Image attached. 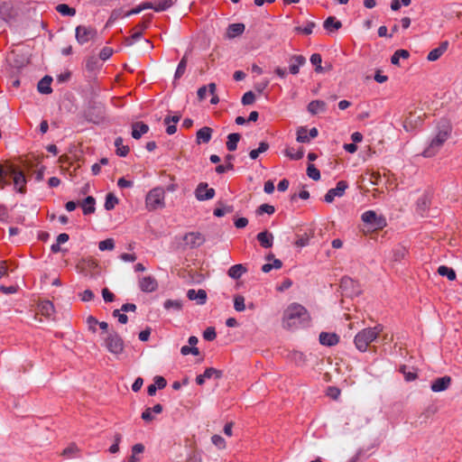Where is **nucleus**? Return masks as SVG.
<instances>
[{
  "mask_svg": "<svg viewBox=\"0 0 462 462\" xmlns=\"http://www.w3.org/2000/svg\"><path fill=\"white\" fill-rule=\"evenodd\" d=\"M310 316L300 304L291 303L283 312L282 327L286 329H297L308 324Z\"/></svg>",
  "mask_w": 462,
  "mask_h": 462,
  "instance_id": "nucleus-1",
  "label": "nucleus"
},
{
  "mask_svg": "<svg viewBox=\"0 0 462 462\" xmlns=\"http://www.w3.org/2000/svg\"><path fill=\"white\" fill-rule=\"evenodd\" d=\"M452 127L447 121L441 122L438 126L436 135L431 139L429 145L422 152L424 157H432L440 150L444 143L448 140L451 134Z\"/></svg>",
  "mask_w": 462,
  "mask_h": 462,
  "instance_id": "nucleus-2",
  "label": "nucleus"
},
{
  "mask_svg": "<svg viewBox=\"0 0 462 462\" xmlns=\"http://www.w3.org/2000/svg\"><path fill=\"white\" fill-rule=\"evenodd\" d=\"M382 331V325L360 330L354 338L356 347L360 352H365L368 349L369 345L377 339Z\"/></svg>",
  "mask_w": 462,
  "mask_h": 462,
  "instance_id": "nucleus-3",
  "label": "nucleus"
},
{
  "mask_svg": "<svg viewBox=\"0 0 462 462\" xmlns=\"http://www.w3.org/2000/svg\"><path fill=\"white\" fill-rule=\"evenodd\" d=\"M145 207L149 211L165 208V190L162 187L152 189L145 197Z\"/></svg>",
  "mask_w": 462,
  "mask_h": 462,
  "instance_id": "nucleus-4",
  "label": "nucleus"
},
{
  "mask_svg": "<svg viewBox=\"0 0 462 462\" xmlns=\"http://www.w3.org/2000/svg\"><path fill=\"white\" fill-rule=\"evenodd\" d=\"M104 345L108 352L118 356L124 352L125 343L123 338L116 331H109L104 337Z\"/></svg>",
  "mask_w": 462,
  "mask_h": 462,
  "instance_id": "nucleus-5",
  "label": "nucleus"
},
{
  "mask_svg": "<svg viewBox=\"0 0 462 462\" xmlns=\"http://www.w3.org/2000/svg\"><path fill=\"white\" fill-rule=\"evenodd\" d=\"M97 35V30L92 26L79 25L75 29V38L79 44L83 45L93 41Z\"/></svg>",
  "mask_w": 462,
  "mask_h": 462,
  "instance_id": "nucleus-6",
  "label": "nucleus"
},
{
  "mask_svg": "<svg viewBox=\"0 0 462 462\" xmlns=\"http://www.w3.org/2000/svg\"><path fill=\"white\" fill-rule=\"evenodd\" d=\"M8 172H9L8 176L13 178L14 189L22 194L24 193L26 179H25L23 172L20 170H17L13 165L8 166Z\"/></svg>",
  "mask_w": 462,
  "mask_h": 462,
  "instance_id": "nucleus-7",
  "label": "nucleus"
},
{
  "mask_svg": "<svg viewBox=\"0 0 462 462\" xmlns=\"http://www.w3.org/2000/svg\"><path fill=\"white\" fill-rule=\"evenodd\" d=\"M363 222L371 225L374 228L381 229L386 226V220L383 216H378L373 210H367L362 214Z\"/></svg>",
  "mask_w": 462,
  "mask_h": 462,
  "instance_id": "nucleus-8",
  "label": "nucleus"
},
{
  "mask_svg": "<svg viewBox=\"0 0 462 462\" xmlns=\"http://www.w3.org/2000/svg\"><path fill=\"white\" fill-rule=\"evenodd\" d=\"M340 288L346 295L350 297L356 296L361 292L358 282L346 276L341 279Z\"/></svg>",
  "mask_w": 462,
  "mask_h": 462,
  "instance_id": "nucleus-9",
  "label": "nucleus"
},
{
  "mask_svg": "<svg viewBox=\"0 0 462 462\" xmlns=\"http://www.w3.org/2000/svg\"><path fill=\"white\" fill-rule=\"evenodd\" d=\"M205 236L199 232H190L183 236V242L189 248H198L205 243Z\"/></svg>",
  "mask_w": 462,
  "mask_h": 462,
  "instance_id": "nucleus-10",
  "label": "nucleus"
},
{
  "mask_svg": "<svg viewBox=\"0 0 462 462\" xmlns=\"http://www.w3.org/2000/svg\"><path fill=\"white\" fill-rule=\"evenodd\" d=\"M215 189L208 188L206 182H200L195 189V197L199 201L209 200L215 197Z\"/></svg>",
  "mask_w": 462,
  "mask_h": 462,
  "instance_id": "nucleus-11",
  "label": "nucleus"
},
{
  "mask_svg": "<svg viewBox=\"0 0 462 462\" xmlns=\"http://www.w3.org/2000/svg\"><path fill=\"white\" fill-rule=\"evenodd\" d=\"M348 188V184L345 180H340L337 183L336 188L330 189L328 190L324 197V200L327 203H331L335 199L336 197H342Z\"/></svg>",
  "mask_w": 462,
  "mask_h": 462,
  "instance_id": "nucleus-12",
  "label": "nucleus"
},
{
  "mask_svg": "<svg viewBox=\"0 0 462 462\" xmlns=\"http://www.w3.org/2000/svg\"><path fill=\"white\" fill-rule=\"evenodd\" d=\"M139 288L143 292H153L158 288L156 279L151 275L143 276L139 279Z\"/></svg>",
  "mask_w": 462,
  "mask_h": 462,
  "instance_id": "nucleus-13",
  "label": "nucleus"
},
{
  "mask_svg": "<svg viewBox=\"0 0 462 462\" xmlns=\"http://www.w3.org/2000/svg\"><path fill=\"white\" fill-rule=\"evenodd\" d=\"M0 16L7 23L14 21L17 16V12L11 4L4 2L0 5Z\"/></svg>",
  "mask_w": 462,
  "mask_h": 462,
  "instance_id": "nucleus-14",
  "label": "nucleus"
},
{
  "mask_svg": "<svg viewBox=\"0 0 462 462\" xmlns=\"http://www.w3.org/2000/svg\"><path fill=\"white\" fill-rule=\"evenodd\" d=\"M451 384V377L445 375L434 380L430 385V389L434 393H439L447 390Z\"/></svg>",
  "mask_w": 462,
  "mask_h": 462,
  "instance_id": "nucleus-15",
  "label": "nucleus"
},
{
  "mask_svg": "<svg viewBox=\"0 0 462 462\" xmlns=\"http://www.w3.org/2000/svg\"><path fill=\"white\" fill-rule=\"evenodd\" d=\"M289 71L292 75H297L300 72V68L306 63V59L302 55H291L289 59Z\"/></svg>",
  "mask_w": 462,
  "mask_h": 462,
  "instance_id": "nucleus-16",
  "label": "nucleus"
},
{
  "mask_svg": "<svg viewBox=\"0 0 462 462\" xmlns=\"http://www.w3.org/2000/svg\"><path fill=\"white\" fill-rule=\"evenodd\" d=\"M150 21H143L140 23H138L134 30H136L132 36L125 39V44L130 46L132 45L135 41H138L141 39L143 32L148 27Z\"/></svg>",
  "mask_w": 462,
  "mask_h": 462,
  "instance_id": "nucleus-17",
  "label": "nucleus"
},
{
  "mask_svg": "<svg viewBox=\"0 0 462 462\" xmlns=\"http://www.w3.org/2000/svg\"><path fill=\"white\" fill-rule=\"evenodd\" d=\"M187 297L189 300H195L198 304L203 305L207 300V292L202 289L198 291L190 289L187 291Z\"/></svg>",
  "mask_w": 462,
  "mask_h": 462,
  "instance_id": "nucleus-18",
  "label": "nucleus"
},
{
  "mask_svg": "<svg viewBox=\"0 0 462 462\" xmlns=\"http://www.w3.org/2000/svg\"><path fill=\"white\" fill-rule=\"evenodd\" d=\"M319 340L323 346H333L339 342V337L336 333L321 332Z\"/></svg>",
  "mask_w": 462,
  "mask_h": 462,
  "instance_id": "nucleus-19",
  "label": "nucleus"
},
{
  "mask_svg": "<svg viewBox=\"0 0 462 462\" xmlns=\"http://www.w3.org/2000/svg\"><path fill=\"white\" fill-rule=\"evenodd\" d=\"M448 42L447 41L442 42L439 47L431 50L428 54V60L430 61H435L439 60L444 52L448 50Z\"/></svg>",
  "mask_w": 462,
  "mask_h": 462,
  "instance_id": "nucleus-20",
  "label": "nucleus"
},
{
  "mask_svg": "<svg viewBox=\"0 0 462 462\" xmlns=\"http://www.w3.org/2000/svg\"><path fill=\"white\" fill-rule=\"evenodd\" d=\"M149 131L148 125L143 122H135L132 125V137L134 139H140L143 134Z\"/></svg>",
  "mask_w": 462,
  "mask_h": 462,
  "instance_id": "nucleus-21",
  "label": "nucleus"
},
{
  "mask_svg": "<svg viewBox=\"0 0 462 462\" xmlns=\"http://www.w3.org/2000/svg\"><path fill=\"white\" fill-rule=\"evenodd\" d=\"M258 242L263 248H270L273 244V236L268 231L260 232L256 236Z\"/></svg>",
  "mask_w": 462,
  "mask_h": 462,
  "instance_id": "nucleus-22",
  "label": "nucleus"
},
{
  "mask_svg": "<svg viewBox=\"0 0 462 462\" xmlns=\"http://www.w3.org/2000/svg\"><path fill=\"white\" fill-rule=\"evenodd\" d=\"M212 132H213L212 129L208 126H204V127L200 128L197 132V143H208L211 139Z\"/></svg>",
  "mask_w": 462,
  "mask_h": 462,
  "instance_id": "nucleus-23",
  "label": "nucleus"
},
{
  "mask_svg": "<svg viewBox=\"0 0 462 462\" xmlns=\"http://www.w3.org/2000/svg\"><path fill=\"white\" fill-rule=\"evenodd\" d=\"M51 81L52 78L51 76L43 77L38 83V91L42 94H51L52 92L51 88Z\"/></svg>",
  "mask_w": 462,
  "mask_h": 462,
  "instance_id": "nucleus-24",
  "label": "nucleus"
},
{
  "mask_svg": "<svg viewBox=\"0 0 462 462\" xmlns=\"http://www.w3.org/2000/svg\"><path fill=\"white\" fill-rule=\"evenodd\" d=\"M247 271L246 267L244 266L241 263L235 264L231 266L228 271L227 274L230 278L237 280L239 279L244 273H245Z\"/></svg>",
  "mask_w": 462,
  "mask_h": 462,
  "instance_id": "nucleus-25",
  "label": "nucleus"
},
{
  "mask_svg": "<svg viewBox=\"0 0 462 462\" xmlns=\"http://www.w3.org/2000/svg\"><path fill=\"white\" fill-rule=\"evenodd\" d=\"M326 103L322 100H313L308 106V111L312 115L326 111Z\"/></svg>",
  "mask_w": 462,
  "mask_h": 462,
  "instance_id": "nucleus-26",
  "label": "nucleus"
},
{
  "mask_svg": "<svg viewBox=\"0 0 462 462\" xmlns=\"http://www.w3.org/2000/svg\"><path fill=\"white\" fill-rule=\"evenodd\" d=\"M323 26L327 31L333 32L334 30L340 29L342 27V23L334 16H329L324 21Z\"/></svg>",
  "mask_w": 462,
  "mask_h": 462,
  "instance_id": "nucleus-27",
  "label": "nucleus"
},
{
  "mask_svg": "<svg viewBox=\"0 0 462 462\" xmlns=\"http://www.w3.org/2000/svg\"><path fill=\"white\" fill-rule=\"evenodd\" d=\"M82 209H83V213L84 215H88V214H92L95 212V199L92 197V196H88L87 197L82 205Z\"/></svg>",
  "mask_w": 462,
  "mask_h": 462,
  "instance_id": "nucleus-28",
  "label": "nucleus"
},
{
  "mask_svg": "<svg viewBox=\"0 0 462 462\" xmlns=\"http://www.w3.org/2000/svg\"><path fill=\"white\" fill-rule=\"evenodd\" d=\"M241 135L237 133H233L228 134L227 136V142H226V148L229 152H234L237 148V143L240 141Z\"/></svg>",
  "mask_w": 462,
  "mask_h": 462,
  "instance_id": "nucleus-29",
  "label": "nucleus"
},
{
  "mask_svg": "<svg viewBox=\"0 0 462 462\" xmlns=\"http://www.w3.org/2000/svg\"><path fill=\"white\" fill-rule=\"evenodd\" d=\"M40 312L46 316L51 317L54 312V306L50 300H43L39 304Z\"/></svg>",
  "mask_w": 462,
  "mask_h": 462,
  "instance_id": "nucleus-30",
  "label": "nucleus"
},
{
  "mask_svg": "<svg viewBox=\"0 0 462 462\" xmlns=\"http://www.w3.org/2000/svg\"><path fill=\"white\" fill-rule=\"evenodd\" d=\"M245 31V25L243 23H232L227 28L228 37L234 38L242 34Z\"/></svg>",
  "mask_w": 462,
  "mask_h": 462,
  "instance_id": "nucleus-31",
  "label": "nucleus"
},
{
  "mask_svg": "<svg viewBox=\"0 0 462 462\" xmlns=\"http://www.w3.org/2000/svg\"><path fill=\"white\" fill-rule=\"evenodd\" d=\"M124 140L122 137H117L115 140V146L116 147V154L121 157H125L129 152L127 145H124Z\"/></svg>",
  "mask_w": 462,
  "mask_h": 462,
  "instance_id": "nucleus-32",
  "label": "nucleus"
},
{
  "mask_svg": "<svg viewBox=\"0 0 462 462\" xmlns=\"http://www.w3.org/2000/svg\"><path fill=\"white\" fill-rule=\"evenodd\" d=\"M297 137L296 140L301 143H308L310 142V137L309 136L308 129L305 126H300L297 129Z\"/></svg>",
  "mask_w": 462,
  "mask_h": 462,
  "instance_id": "nucleus-33",
  "label": "nucleus"
},
{
  "mask_svg": "<svg viewBox=\"0 0 462 462\" xmlns=\"http://www.w3.org/2000/svg\"><path fill=\"white\" fill-rule=\"evenodd\" d=\"M144 446L141 443L135 444L132 447V455L128 458V462H139L140 458L137 455L143 453Z\"/></svg>",
  "mask_w": 462,
  "mask_h": 462,
  "instance_id": "nucleus-34",
  "label": "nucleus"
},
{
  "mask_svg": "<svg viewBox=\"0 0 462 462\" xmlns=\"http://www.w3.org/2000/svg\"><path fill=\"white\" fill-rule=\"evenodd\" d=\"M56 11L63 16H74L76 14L75 8L69 7L66 4H60L56 6Z\"/></svg>",
  "mask_w": 462,
  "mask_h": 462,
  "instance_id": "nucleus-35",
  "label": "nucleus"
},
{
  "mask_svg": "<svg viewBox=\"0 0 462 462\" xmlns=\"http://www.w3.org/2000/svg\"><path fill=\"white\" fill-rule=\"evenodd\" d=\"M269 149V144L266 142H261L257 149H254L249 152V156L252 160H255L258 156L265 152Z\"/></svg>",
  "mask_w": 462,
  "mask_h": 462,
  "instance_id": "nucleus-36",
  "label": "nucleus"
},
{
  "mask_svg": "<svg viewBox=\"0 0 462 462\" xmlns=\"http://www.w3.org/2000/svg\"><path fill=\"white\" fill-rule=\"evenodd\" d=\"M438 273L441 276H447L449 281H454L456 279V273L452 268H449L445 265H441L438 269Z\"/></svg>",
  "mask_w": 462,
  "mask_h": 462,
  "instance_id": "nucleus-37",
  "label": "nucleus"
},
{
  "mask_svg": "<svg viewBox=\"0 0 462 462\" xmlns=\"http://www.w3.org/2000/svg\"><path fill=\"white\" fill-rule=\"evenodd\" d=\"M410 53L406 50H397L391 58V62L393 65H399L400 59H408Z\"/></svg>",
  "mask_w": 462,
  "mask_h": 462,
  "instance_id": "nucleus-38",
  "label": "nucleus"
},
{
  "mask_svg": "<svg viewBox=\"0 0 462 462\" xmlns=\"http://www.w3.org/2000/svg\"><path fill=\"white\" fill-rule=\"evenodd\" d=\"M407 254V249L403 245H397L393 250V259L394 261H401L402 260Z\"/></svg>",
  "mask_w": 462,
  "mask_h": 462,
  "instance_id": "nucleus-39",
  "label": "nucleus"
},
{
  "mask_svg": "<svg viewBox=\"0 0 462 462\" xmlns=\"http://www.w3.org/2000/svg\"><path fill=\"white\" fill-rule=\"evenodd\" d=\"M430 205V199L428 195L421 196L417 201V210L420 214H423Z\"/></svg>",
  "mask_w": 462,
  "mask_h": 462,
  "instance_id": "nucleus-40",
  "label": "nucleus"
},
{
  "mask_svg": "<svg viewBox=\"0 0 462 462\" xmlns=\"http://www.w3.org/2000/svg\"><path fill=\"white\" fill-rule=\"evenodd\" d=\"M177 0H159L155 4L154 11L155 12H162L169 9L171 6H172Z\"/></svg>",
  "mask_w": 462,
  "mask_h": 462,
  "instance_id": "nucleus-41",
  "label": "nucleus"
},
{
  "mask_svg": "<svg viewBox=\"0 0 462 462\" xmlns=\"http://www.w3.org/2000/svg\"><path fill=\"white\" fill-rule=\"evenodd\" d=\"M118 204V199L113 194L108 193L106 197L105 208L106 210H112Z\"/></svg>",
  "mask_w": 462,
  "mask_h": 462,
  "instance_id": "nucleus-42",
  "label": "nucleus"
},
{
  "mask_svg": "<svg viewBox=\"0 0 462 462\" xmlns=\"http://www.w3.org/2000/svg\"><path fill=\"white\" fill-rule=\"evenodd\" d=\"M285 155L291 160H300L304 155V151L302 148L299 151H295L294 148H287L285 150Z\"/></svg>",
  "mask_w": 462,
  "mask_h": 462,
  "instance_id": "nucleus-43",
  "label": "nucleus"
},
{
  "mask_svg": "<svg viewBox=\"0 0 462 462\" xmlns=\"http://www.w3.org/2000/svg\"><path fill=\"white\" fill-rule=\"evenodd\" d=\"M187 56L184 55L182 59L180 60L177 69L175 71L174 79H178L182 77V75L185 73L186 67H187Z\"/></svg>",
  "mask_w": 462,
  "mask_h": 462,
  "instance_id": "nucleus-44",
  "label": "nucleus"
},
{
  "mask_svg": "<svg viewBox=\"0 0 462 462\" xmlns=\"http://www.w3.org/2000/svg\"><path fill=\"white\" fill-rule=\"evenodd\" d=\"M166 310H180L182 308V302L180 300H167L164 304Z\"/></svg>",
  "mask_w": 462,
  "mask_h": 462,
  "instance_id": "nucleus-45",
  "label": "nucleus"
},
{
  "mask_svg": "<svg viewBox=\"0 0 462 462\" xmlns=\"http://www.w3.org/2000/svg\"><path fill=\"white\" fill-rule=\"evenodd\" d=\"M222 376V371L217 370L213 367L207 368L205 372L203 373V377H206V379H211L216 378L219 379Z\"/></svg>",
  "mask_w": 462,
  "mask_h": 462,
  "instance_id": "nucleus-46",
  "label": "nucleus"
},
{
  "mask_svg": "<svg viewBox=\"0 0 462 462\" xmlns=\"http://www.w3.org/2000/svg\"><path fill=\"white\" fill-rule=\"evenodd\" d=\"M234 309L242 312L245 310V298L242 295H236L234 298Z\"/></svg>",
  "mask_w": 462,
  "mask_h": 462,
  "instance_id": "nucleus-47",
  "label": "nucleus"
},
{
  "mask_svg": "<svg viewBox=\"0 0 462 462\" xmlns=\"http://www.w3.org/2000/svg\"><path fill=\"white\" fill-rule=\"evenodd\" d=\"M98 248L100 251H111L115 248V241L112 238H107L98 243Z\"/></svg>",
  "mask_w": 462,
  "mask_h": 462,
  "instance_id": "nucleus-48",
  "label": "nucleus"
},
{
  "mask_svg": "<svg viewBox=\"0 0 462 462\" xmlns=\"http://www.w3.org/2000/svg\"><path fill=\"white\" fill-rule=\"evenodd\" d=\"M307 175L314 180H319L320 179V172L313 164L308 165Z\"/></svg>",
  "mask_w": 462,
  "mask_h": 462,
  "instance_id": "nucleus-49",
  "label": "nucleus"
},
{
  "mask_svg": "<svg viewBox=\"0 0 462 462\" xmlns=\"http://www.w3.org/2000/svg\"><path fill=\"white\" fill-rule=\"evenodd\" d=\"M310 62L312 63V65L316 66L315 70L317 72H321L323 70V69L321 67L322 58H321L320 54H319V53L312 54L310 56Z\"/></svg>",
  "mask_w": 462,
  "mask_h": 462,
  "instance_id": "nucleus-50",
  "label": "nucleus"
},
{
  "mask_svg": "<svg viewBox=\"0 0 462 462\" xmlns=\"http://www.w3.org/2000/svg\"><path fill=\"white\" fill-rule=\"evenodd\" d=\"M255 101V95L252 91L245 92L242 97V104L244 106L252 105Z\"/></svg>",
  "mask_w": 462,
  "mask_h": 462,
  "instance_id": "nucleus-51",
  "label": "nucleus"
},
{
  "mask_svg": "<svg viewBox=\"0 0 462 462\" xmlns=\"http://www.w3.org/2000/svg\"><path fill=\"white\" fill-rule=\"evenodd\" d=\"M9 175L8 166L4 168L0 165V188H4L9 182L6 180V177Z\"/></svg>",
  "mask_w": 462,
  "mask_h": 462,
  "instance_id": "nucleus-52",
  "label": "nucleus"
},
{
  "mask_svg": "<svg viewBox=\"0 0 462 462\" xmlns=\"http://www.w3.org/2000/svg\"><path fill=\"white\" fill-rule=\"evenodd\" d=\"M274 211H275L274 207L272 205H269V204H262L257 209V213L260 215H262L263 213L272 215L274 213Z\"/></svg>",
  "mask_w": 462,
  "mask_h": 462,
  "instance_id": "nucleus-53",
  "label": "nucleus"
},
{
  "mask_svg": "<svg viewBox=\"0 0 462 462\" xmlns=\"http://www.w3.org/2000/svg\"><path fill=\"white\" fill-rule=\"evenodd\" d=\"M180 353L183 356H187V355H189V354L194 355V356H198L199 354V348L197 346H183L180 348Z\"/></svg>",
  "mask_w": 462,
  "mask_h": 462,
  "instance_id": "nucleus-54",
  "label": "nucleus"
},
{
  "mask_svg": "<svg viewBox=\"0 0 462 462\" xmlns=\"http://www.w3.org/2000/svg\"><path fill=\"white\" fill-rule=\"evenodd\" d=\"M217 333L213 327H208L203 333V337L205 340L212 341L216 338Z\"/></svg>",
  "mask_w": 462,
  "mask_h": 462,
  "instance_id": "nucleus-55",
  "label": "nucleus"
},
{
  "mask_svg": "<svg viewBox=\"0 0 462 462\" xmlns=\"http://www.w3.org/2000/svg\"><path fill=\"white\" fill-rule=\"evenodd\" d=\"M212 443L218 448L222 449L226 447V441L220 435H213L211 438Z\"/></svg>",
  "mask_w": 462,
  "mask_h": 462,
  "instance_id": "nucleus-56",
  "label": "nucleus"
},
{
  "mask_svg": "<svg viewBox=\"0 0 462 462\" xmlns=\"http://www.w3.org/2000/svg\"><path fill=\"white\" fill-rule=\"evenodd\" d=\"M314 27L315 23L313 22H310L305 27H296L295 31L309 35L312 33Z\"/></svg>",
  "mask_w": 462,
  "mask_h": 462,
  "instance_id": "nucleus-57",
  "label": "nucleus"
},
{
  "mask_svg": "<svg viewBox=\"0 0 462 462\" xmlns=\"http://www.w3.org/2000/svg\"><path fill=\"white\" fill-rule=\"evenodd\" d=\"M217 86L215 83H209L208 84V91L212 95L210 103L212 105H217L219 102V98L217 95H215Z\"/></svg>",
  "mask_w": 462,
  "mask_h": 462,
  "instance_id": "nucleus-58",
  "label": "nucleus"
},
{
  "mask_svg": "<svg viewBox=\"0 0 462 462\" xmlns=\"http://www.w3.org/2000/svg\"><path fill=\"white\" fill-rule=\"evenodd\" d=\"M79 297L82 301H90L94 299L95 294L91 290H85L83 292L79 293Z\"/></svg>",
  "mask_w": 462,
  "mask_h": 462,
  "instance_id": "nucleus-59",
  "label": "nucleus"
},
{
  "mask_svg": "<svg viewBox=\"0 0 462 462\" xmlns=\"http://www.w3.org/2000/svg\"><path fill=\"white\" fill-rule=\"evenodd\" d=\"M102 296L106 302H112L115 300V295L107 288L102 290Z\"/></svg>",
  "mask_w": 462,
  "mask_h": 462,
  "instance_id": "nucleus-60",
  "label": "nucleus"
},
{
  "mask_svg": "<svg viewBox=\"0 0 462 462\" xmlns=\"http://www.w3.org/2000/svg\"><path fill=\"white\" fill-rule=\"evenodd\" d=\"M97 323H98V320L95 317L88 316L87 318V324L88 325L89 330H91L92 332L97 331L96 325H97Z\"/></svg>",
  "mask_w": 462,
  "mask_h": 462,
  "instance_id": "nucleus-61",
  "label": "nucleus"
},
{
  "mask_svg": "<svg viewBox=\"0 0 462 462\" xmlns=\"http://www.w3.org/2000/svg\"><path fill=\"white\" fill-rule=\"evenodd\" d=\"M141 417L146 422H150V421H152L154 419L153 416H152V409L151 408H146L143 411Z\"/></svg>",
  "mask_w": 462,
  "mask_h": 462,
  "instance_id": "nucleus-62",
  "label": "nucleus"
},
{
  "mask_svg": "<svg viewBox=\"0 0 462 462\" xmlns=\"http://www.w3.org/2000/svg\"><path fill=\"white\" fill-rule=\"evenodd\" d=\"M156 385L157 388L159 389H163L166 384H167V382L166 380L162 377V376H155L154 377V383Z\"/></svg>",
  "mask_w": 462,
  "mask_h": 462,
  "instance_id": "nucleus-63",
  "label": "nucleus"
},
{
  "mask_svg": "<svg viewBox=\"0 0 462 462\" xmlns=\"http://www.w3.org/2000/svg\"><path fill=\"white\" fill-rule=\"evenodd\" d=\"M117 185L119 188L125 189V188H131L134 185V183H133V181L127 180L125 178H120L117 180Z\"/></svg>",
  "mask_w": 462,
  "mask_h": 462,
  "instance_id": "nucleus-64",
  "label": "nucleus"
}]
</instances>
